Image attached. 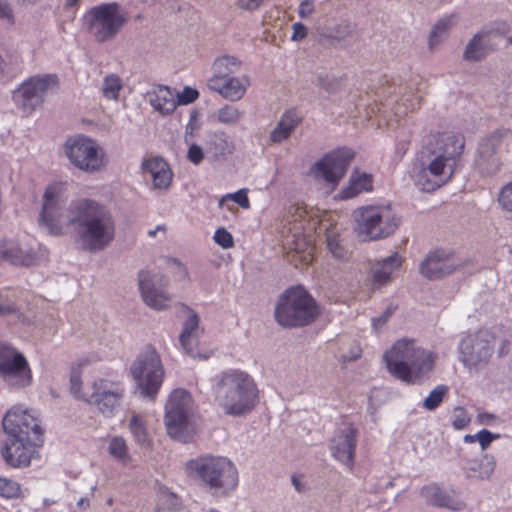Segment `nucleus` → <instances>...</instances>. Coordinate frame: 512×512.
Listing matches in <instances>:
<instances>
[{
    "label": "nucleus",
    "mask_w": 512,
    "mask_h": 512,
    "mask_svg": "<svg viewBox=\"0 0 512 512\" xmlns=\"http://www.w3.org/2000/svg\"><path fill=\"white\" fill-rule=\"evenodd\" d=\"M0 20L5 21L9 25H13L15 22L12 8L5 1H0Z\"/></svg>",
    "instance_id": "5fc2aeb1"
},
{
    "label": "nucleus",
    "mask_w": 512,
    "mask_h": 512,
    "mask_svg": "<svg viewBox=\"0 0 512 512\" xmlns=\"http://www.w3.org/2000/svg\"><path fill=\"white\" fill-rule=\"evenodd\" d=\"M302 116L296 108L285 110L276 126L269 133V140L272 144H281L287 141L295 129L301 124Z\"/></svg>",
    "instance_id": "b1692460"
},
{
    "label": "nucleus",
    "mask_w": 512,
    "mask_h": 512,
    "mask_svg": "<svg viewBox=\"0 0 512 512\" xmlns=\"http://www.w3.org/2000/svg\"><path fill=\"white\" fill-rule=\"evenodd\" d=\"M327 248L336 259L343 261L347 258L346 250L339 244L335 236L327 238Z\"/></svg>",
    "instance_id": "49530a36"
},
{
    "label": "nucleus",
    "mask_w": 512,
    "mask_h": 512,
    "mask_svg": "<svg viewBox=\"0 0 512 512\" xmlns=\"http://www.w3.org/2000/svg\"><path fill=\"white\" fill-rule=\"evenodd\" d=\"M353 155L349 149L334 150L315 165V174L330 184H337L344 176Z\"/></svg>",
    "instance_id": "6ab92c4d"
},
{
    "label": "nucleus",
    "mask_w": 512,
    "mask_h": 512,
    "mask_svg": "<svg viewBox=\"0 0 512 512\" xmlns=\"http://www.w3.org/2000/svg\"><path fill=\"white\" fill-rule=\"evenodd\" d=\"M164 423L168 435L174 440L188 443L193 439L192 399L184 389L174 390L165 406Z\"/></svg>",
    "instance_id": "9d476101"
},
{
    "label": "nucleus",
    "mask_w": 512,
    "mask_h": 512,
    "mask_svg": "<svg viewBox=\"0 0 512 512\" xmlns=\"http://www.w3.org/2000/svg\"><path fill=\"white\" fill-rule=\"evenodd\" d=\"M508 134V131L498 130L487 137L479 146V154L483 157H489L497 151L500 146L502 137Z\"/></svg>",
    "instance_id": "e433bc0d"
},
{
    "label": "nucleus",
    "mask_w": 512,
    "mask_h": 512,
    "mask_svg": "<svg viewBox=\"0 0 512 512\" xmlns=\"http://www.w3.org/2000/svg\"><path fill=\"white\" fill-rule=\"evenodd\" d=\"M243 117L244 112L233 105H224L217 112V120L224 125H237Z\"/></svg>",
    "instance_id": "c9c22d12"
},
{
    "label": "nucleus",
    "mask_w": 512,
    "mask_h": 512,
    "mask_svg": "<svg viewBox=\"0 0 512 512\" xmlns=\"http://www.w3.org/2000/svg\"><path fill=\"white\" fill-rule=\"evenodd\" d=\"M17 349L8 342L0 341V362H3L5 358L12 356Z\"/></svg>",
    "instance_id": "052dcab7"
},
{
    "label": "nucleus",
    "mask_w": 512,
    "mask_h": 512,
    "mask_svg": "<svg viewBox=\"0 0 512 512\" xmlns=\"http://www.w3.org/2000/svg\"><path fill=\"white\" fill-rule=\"evenodd\" d=\"M307 35V28L300 22L293 24V34H292V40L299 41L306 37Z\"/></svg>",
    "instance_id": "bf43d9fd"
},
{
    "label": "nucleus",
    "mask_w": 512,
    "mask_h": 512,
    "mask_svg": "<svg viewBox=\"0 0 512 512\" xmlns=\"http://www.w3.org/2000/svg\"><path fill=\"white\" fill-rule=\"evenodd\" d=\"M372 188V175L355 170L350 175L349 184L339 192V198L342 200L351 199L363 192H370Z\"/></svg>",
    "instance_id": "cd10ccee"
},
{
    "label": "nucleus",
    "mask_w": 512,
    "mask_h": 512,
    "mask_svg": "<svg viewBox=\"0 0 512 512\" xmlns=\"http://www.w3.org/2000/svg\"><path fill=\"white\" fill-rule=\"evenodd\" d=\"M455 269L447 253L435 250L420 265V272L428 279H439Z\"/></svg>",
    "instance_id": "4be33fe9"
},
{
    "label": "nucleus",
    "mask_w": 512,
    "mask_h": 512,
    "mask_svg": "<svg viewBox=\"0 0 512 512\" xmlns=\"http://www.w3.org/2000/svg\"><path fill=\"white\" fill-rule=\"evenodd\" d=\"M275 319L283 327H300L311 323L318 315L314 299L300 287L287 289L278 299Z\"/></svg>",
    "instance_id": "6e6552de"
},
{
    "label": "nucleus",
    "mask_w": 512,
    "mask_h": 512,
    "mask_svg": "<svg viewBox=\"0 0 512 512\" xmlns=\"http://www.w3.org/2000/svg\"><path fill=\"white\" fill-rule=\"evenodd\" d=\"M478 432L475 433V434H467L463 437V441L465 443H474V442H478Z\"/></svg>",
    "instance_id": "e2e57ef3"
},
{
    "label": "nucleus",
    "mask_w": 512,
    "mask_h": 512,
    "mask_svg": "<svg viewBox=\"0 0 512 512\" xmlns=\"http://www.w3.org/2000/svg\"><path fill=\"white\" fill-rule=\"evenodd\" d=\"M471 418L465 408L458 406L454 409L452 416V426L455 430H462L468 426Z\"/></svg>",
    "instance_id": "37998d69"
},
{
    "label": "nucleus",
    "mask_w": 512,
    "mask_h": 512,
    "mask_svg": "<svg viewBox=\"0 0 512 512\" xmlns=\"http://www.w3.org/2000/svg\"><path fill=\"white\" fill-rule=\"evenodd\" d=\"M355 231L364 240H379L392 235L398 218L390 205H366L353 212Z\"/></svg>",
    "instance_id": "1a4fd4ad"
},
{
    "label": "nucleus",
    "mask_w": 512,
    "mask_h": 512,
    "mask_svg": "<svg viewBox=\"0 0 512 512\" xmlns=\"http://www.w3.org/2000/svg\"><path fill=\"white\" fill-rule=\"evenodd\" d=\"M0 255L15 266H31L36 261L32 246L17 240H4L0 243Z\"/></svg>",
    "instance_id": "412c9836"
},
{
    "label": "nucleus",
    "mask_w": 512,
    "mask_h": 512,
    "mask_svg": "<svg viewBox=\"0 0 512 512\" xmlns=\"http://www.w3.org/2000/svg\"><path fill=\"white\" fill-rule=\"evenodd\" d=\"M16 315L21 316L17 305L12 301H4L3 296L0 294V316Z\"/></svg>",
    "instance_id": "3c124183"
},
{
    "label": "nucleus",
    "mask_w": 512,
    "mask_h": 512,
    "mask_svg": "<svg viewBox=\"0 0 512 512\" xmlns=\"http://www.w3.org/2000/svg\"><path fill=\"white\" fill-rule=\"evenodd\" d=\"M109 453L123 462L128 460L126 442L122 437H114L109 443Z\"/></svg>",
    "instance_id": "79ce46f5"
},
{
    "label": "nucleus",
    "mask_w": 512,
    "mask_h": 512,
    "mask_svg": "<svg viewBox=\"0 0 512 512\" xmlns=\"http://www.w3.org/2000/svg\"><path fill=\"white\" fill-rule=\"evenodd\" d=\"M499 437V434H494L487 429H481L478 431V443L480 444L482 450L487 449L488 446Z\"/></svg>",
    "instance_id": "603ef678"
},
{
    "label": "nucleus",
    "mask_w": 512,
    "mask_h": 512,
    "mask_svg": "<svg viewBox=\"0 0 512 512\" xmlns=\"http://www.w3.org/2000/svg\"><path fill=\"white\" fill-rule=\"evenodd\" d=\"M2 426L7 440L1 448L5 462L14 467H27L43 445V430L36 412L14 405L3 417Z\"/></svg>",
    "instance_id": "7ed1b4c3"
},
{
    "label": "nucleus",
    "mask_w": 512,
    "mask_h": 512,
    "mask_svg": "<svg viewBox=\"0 0 512 512\" xmlns=\"http://www.w3.org/2000/svg\"><path fill=\"white\" fill-rule=\"evenodd\" d=\"M232 200L233 202L237 203L241 208L243 209H249L250 208V200L248 198V189L242 188L237 190L233 193H227L223 195L219 202L218 206L219 208H222L224 206L225 201Z\"/></svg>",
    "instance_id": "58836bf2"
},
{
    "label": "nucleus",
    "mask_w": 512,
    "mask_h": 512,
    "mask_svg": "<svg viewBox=\"0 0 512 512\" xmlns=\"http://www.w3.org/2000/svg\"><path fill=\"white\" fill-rule=\"evenodd\" d=\"M266 0H235L236 5L248 12H253L260 8Z\"/></svg>",
    "instance_id": "6e6d98bb"
},
{
    "label": "nucleus",
    "mask_w": 512,
    "mask_h": 512,
    "mask_svg": "<svg viewBox=\"0 0 512 512\" xmlns=\"http://www.w3.org/2000/svg\"><path fill=\"white\" fill-rule=\"evenodd\" d=\"M313 10V2L311 0H303L299 5L298 14L301 18H306L313 12Z\"/></svg>",
    "instance_id": "13d9d810"
},
{
    "label": "nucleus",
    "mask_w": 512,
    "mask_h": 512,
    "mask_svg": "<svg viewBox=\"0 0 512 512\" xmlns=\"http://www.w3.org/2000/svg\"><path fill=\"white\" fill-rule=\"evenodd\" d=\"M422 496L433 506L448 508L452 511H460L464 508L463 501L452 498L435 484L426 485L421 490Z\"/></svg>",
    "instance_id": "bb28decb"
},
{
    "label": "nucleus",
    "mask_w": 512,
    "mask_h": 512,
    "mask_svg": "<svg viewBox=\"0 0 512 512\" xmlns=\"http://www.w3.org/2000/svg\"><path fill=\"white\" fill-rule=\"evenodd\" d=\"M215 401L226 415L237 417L251 412L258 403L253 377L241 369L228 368L213 378Z\"/></svg>",
    "instance_id": "20e7f679"
},
{
    "label": "nucleus",
    "mask_w": 512,
    "mask_h": 512,
    "mask_svg": "<svg viewBox=\"0 0 512 512\" xmlns=\"http://www.w3.org/2000/svg\"><path fill=\"white\" fill-rule=\"evenodd\" d=\"M199 96L196 89L186 86L180 94L176 95L177 105H186L194 102Z\"/></svg>",
    "instance_id": "de8ad7c7"
},
{
    "label": "nucleus",
    "mask_w": 512,
    "mask_h": 512,
    "mask_svg": "<svg viewBox=\"0 0 512 512\" xmlns=\"http://www.w3.org/2000/svg\"><path fill=\"white\" fill-rule=\"evenodd\" d=\"M420 102L421 96L418 94L412 96L405 95L401 98L400 102L397 103L395 114L400 116L408 111H413L420 106Z\"/></svg>",
    "instance_id": "a19ab883"
},
{
    "label": "nucleus",
    "mask_w": 512,
    "mask_h": 512,
    "mask_svg": "<svg viewBox=\"0 0 512 512\" xmlns=\"http://www.w3.org/2000/svg\"><path fill=\"white\" fill-rule=\"evenodd\" d=\"M21 496V486L14 480L0 477V497L5 499H16Z\"/></svg>",
    "instance_id": "ea45409f"
},
{
    "label": "nucleus",
    "mask_w": 512,
    "mask_h": 512,
    "mask_svg": "<svg viewBox=\"0 0 512 512\" xmlns=\"http://www.w3.org/2000/svg\"><path fill=\"white\" fill-rule=\"evenodd\" d=\"M483 38L484 34L478 33L468 42L464 51V58L466 60L479 61L485 57L487 50L483 44Z\"/></svg>",
    "instance_id": "f704fd0d"
},
{
    "label": "nucleus",
    "mask_w": 512,
    "mask_h": 512,
    "mask_svg": "<svg viewBox=\"0 0 512 512\" xmlns=\"http://www.w3.org/2000/svg\"><path fill=\"white\" fill-rule=\"evenodd\" d=\"M187 158L194 165H199L204 159L202 148L197 144H191L187 152Z\"/></svg>",
    "instance_id": "864d4df0"
},
{
    "label": "nucleus",
    "mask_w": 512,
    "mask_h": 512,
    "mask_svg": "<svg viewBox=\"0 0 512 512\" xmlns=\"http://www.w3.org/2000/svg\"><path fill=\"white\" fill-rule=\"evenodd\" d=\"M91 389L86 402L95 406L103 416L109 418L119 411L125 397L123 382L111 377H99L93 381Z\"/></svg>",
    "instance_id": "4468645a"
},
{
    "label": "nucleus",
    "mask_w": 512,
    "mask_h": 512,
    "mask_svg": "<svg viewBox=\"0 0 512 512\" xmlns=\"http://www.w3.org/2000/svg\"><path fill=\"white\" fill-rule=\"evenodd\" d=\"M177 307V317L181 320L180 346L187 355L195 357L198 341L203 333L200 326V316L185 303H179Z\"/></svg>",
    "instance_id": "dca6fc26"
},
{
    "label": "nucleus",
    "mask_w": 512,
    "mask_h": 512,
    "mask_svg": "<svg viewBox=\"0 0 512 512\" xmlns=\"http://www.w3.org/2000/svg\"><path fill=\"white\" fill-rule=\"evenodd\" d=\"M156 233H157V231H156L155 229H153V230H150V231L148 232V235H149L150 237H154V236L156 235Z\"/></svg>",
    "instance_id": "774afa93"
},
{
    "label": "nucleus",
    "mask_w": 512,
    "mask_h": 512,
    "mask_svg": "<svg viewBox=\"0 0 512 512\" xmlns=\"http://www.w3.org/2000/svg\"><path fill=\"white\" fill-rule=\"evenodd\" d=\"M214 241L224 249L233 246V237L225 228H218L213 236Z\"/></svg>",
    "instance_id": "a18cd8bd"
},
{
    "label": "nucleus",
    "mask_w": 512,
    "mask_h": 512,
    "mask_svg": "<svg viewBox=\"0 0 512 512\" xmlns=\"http://www.w3.org/2000/svg\"><path fill=\"white\" fill-rule=\"evenodd\" d=\"M498 202L503 210L512 212V181L500 189Z\"/></svg>",
    "instance_id": "c03bdc74"
},
{
    "label": "nucleus",
    "mask_w": 512,
    "mask_h": 512,
    "mask_svg": "<svg viewBox=\"0 0 512 512\" xmlns=\"http://www.w3.org/2000/svg\"><path fill=\"white\" fill-rule=\"evenodd\" d=\"M139 290L146 305L155 310H165L169 307L171 296L162 288L167 280L159 273L142 270L138 276Z\"/></svg>",
    "instance_id": "2eb2a0df"
},
{
    "label": "nucleus",
    "mask_w": 512,
    "mask_h": 512,
    "mask_svg": "<svg viewBox=\"0 0 512 512\" xmlns=\"http://www.w3.org/2000/svg\"><path fill=\"white\" fill-rule=\"evenodd\" d=\"M495 465L493 457L484 455L482 459L467 461L463 466V471L467 478L486 480L493 474Z\"/></svg>",
    "instance_id": "c756f323"
},
{
    "label": "nucleus",
    "mask_w": 512,
    "mask_h": 512,
    "mask_svg": "<svg viewBox=\"0 0 512 512\" xmlns=\"http://www.w3.org/2000/svg\"><path fill=\"white\" fill-rule=\"evenodd\" d=\"M447 392L448 387L446 385H437L424 399L423 407L428 411H434L440 406Z\"/></svg>",
    "instance_id": "4c0bfd02"
},
{
    "label": "nucleus",
    "mask_w": 512,
    "mask_h": 512,
    "mask_svg": "<svg viewBox=\"0 0 512 512\" xmlns=\"http://www.w3.org/2000/svg\"><path fill=\"white\" fill-rule=\"evenodd\" d=\"M391 375L408 385H420L434 369L436 355L408 339L398 340L384 356Z\"/></svg>",
    "instance_id": "39448f33"
},
{
    "label": "nucleus",
    "mask_w": 512,
    "mask_h": 512,
    "mask_svg": "<svg viewBox=\"0 0 512 512\" xmlns=\"http://www.w3.org/2000/svg\"><path fill=\"white\" fill-rule=\"evenodd\" d=\"M80 0H66L65 6L67 8H75L78 6Z\"/></svg>",
    "instance_id": "69168bd1"
},
{
    "label": "nucleus",
    "mask_w": 512,
    "mask_h": 512,
    "mask_svg": "<svg viewBox=\"0 0 512 512\" xmlns=\"http://www.w3.org/2000/svg\"><path fill=\"white\" fill-rule=\"evenodd\" d=\"M459 360L468 370L485 367L494 353V337L487 330L469 333L458 345Z\"/></svg>",
    "instance_id": "ddd939ff"
},
{
    "label": "nucleus",
    "mask_w": 512,
    "mask_h": 512,
    "mask_svg": "<svg viewBox=\"0 0 512 512\" xmlns=\"http://www.w3.org/2000/svg\"><path fill=\"white\" fill-rule=\"evenodd\" d=\"M186 474L214 492L228 494L238 485V471L234 463L226 457L202 455L185 464Z\"/></svg>",
    "instance_id": "423d86ee"
},
{
    "label": "nucleus",
    "mask_w": 512,
    "mask_h": 512,
    "mask_svg": "<svg viewBox=\"0 0 512 512\" xmlns=\"http://www.w3.org/2000/svg\"><path fill=\"white\" fill-rule=\"evenodd\" d=\"M0 378L13 388H24L31 384L32 371L22 352L17 350L0 362Z\"/></svg>",
    "instance_id": "a211bd4d"
},
{
    "label": "nucleus",
    "mask_w": 512,
    "mask_h": 512,
    "mask_svg": "<svg viewBox=\"0 0 512 512\" xmlns=\"http://www.w3.org/2000/svg\"><path fill=\"white\" fill-rule=\"evenodd\" d=\"M122 89L123 81L118 74L108 73L104 76L101 84V93L106 100L118 101Z\"/></svg>",
    "instance_id": "2f4dec72"
},
{
    "label": "nucleus",
    "mask_w": 512,
    "mask_h": 512,
    "mask_svg": "<svg viewBox=\"0 0 512 512\" xmlns=\"http://www.w3.org/2000/svg\"><path fill=\"white\" fill-rule=\"evenodd\" d=\"M401 266V258L395 252L382 261L376 262L372 267V280L375 285L382 286L386 284L393 272Z\"/></svg>",
    "instance_id": "c85d7f7f"
},
{
    "label": "nucleus",
    "mask_w": 512,
    "mask_h": 512,
    "mask_svg": "<svg viewBox=\"0 0 512 512\" xmlns=\"http://www.w3.org/2000/svg\"><path fill=\"white\" fill-rule=\"evenodd\" d=\"M477 418L479 423L483 425H490L496 419L495 415L487 412L479 413Z\"/></svg>",
    "instance_id": "680f3d73"
},
{
    "label": "nucleus",
    "mask_w": 512,
    "mask_h": 512,
    "mask_svg": "<svg viewBox=\"0 0 512 512\" xmlns=\"http://www.w3.org/2000/svg\"><path fill=\"white\" fill-rule=\"evenodd\" d=\"M65 154L79 170L94 173L105 166V152L92 138L76 135L66 140Z\"/></svg>",
    "instance_id": "f8f14e48"
},
{
    "label": "nucleus",
    "mask_w": 512,
    "mask_h": 512,
    "mask_svg": "<svg viewBox=\"0 0 512 512\" xmlns=\"http://www.w3.org/2000/svg\"><path fill=\"white\" fill-rule=\"evenodd\" d=\"M18 3H21V4H30V3H33L35 0H16Z\"/></svg>",
    "instance_id": "338daca9"
},
{
    "label": "nucleus",
    "mask_w": 512,
    "mask_h": 512,
    "mask_svg": "<svg viewBox=\"0 0 512 512\" xmlns=\"http://www.w3.org/2000/svg\"><path fill=\"white\" fill-rule=\"evenodd\" d=\"M130 370L141 398L154 401L164 378V369L156 350L147 347L138 355Z\"/></svg>",
    "instance_id": "9b49d317"
},
{
    "label": "nucleus",
    "mask_w": 512,
    "mask_h": 512,
    "mask_svg": "<svg viewBox=\"0 0 512 512\" xmlns=\"http://www.w3.org/2000/svg\"><path fill=\"white\" fill-rule=\"evenodd\" d=\"M168 268L174 273L179 280H184L188 277L186 267L177 259L170 258L167 261Z\"/></svg>",
    "instance_id": "8fccbe9b"
},
{
    "label": "nucleus",
    "mask_w": 512,
    "mask_h": 512,
    "mask_svg": "<svg viewBox=\"0 0 512 512\" xmlns=\"http://www.w3.org/2000/svg\"><path fill=\"white\" fill-rule=\"evenodd\" d=\"M395 308L392 306H388L386 310L378 317L372 318V325L375 329L383 326L389 317L393 314Z\"/></svg>",
    "instance_id": "4d7b16f0"
},
{
    "label": "nucleus",
    "mask_w": 512,
    "mask_h": 512,
    "mask_svg": "<svg viewBox=\"0 0 512 512\" xmlns=\"http://www.w3.org/2000/svg\"><path fill=\"white\" fill-rule=\"evenodd\" d=\"M248 85V81L244 82L237 77H229L223 80L209 78L207 80V86L211 91L218 93L231 102L241 100L246 94Z\"/></svg>",
    "instance_id": "5701e85b"
},
{
    "label": "nucleus",
    "mask_w": 512,
    "mask_h": 512,
    "mask_svg": "<svg viewBox=\"0 0 512 512\" xmlns=\"http://www.w3.org/2000/svg\"><path fill=\"white\" fill-rule=\"evenodd\" d=\"M81 21L94 42L105 44L118 37L129 22V14L118 2H105L87 9Z\"/></svg>",
    "instance_id": "0eeeda50"
},
{
    "label": "nucleus",
    "mask_w": 512,
    "mask_h": 512,
    "mask_svg": "<svg viewBox=\"0 0 512 512\" xmlns=\"http://www.w3.org/2000/svg\"><path fill=\"white\" fill-rule=\"evenodd\" d=\"M457 23L456 15H448L438 20L430 33L429 46L434 49L448 34V31Z\"/></svg>",
    "instance_id": "7c9ffc66"
},
{
    "label": "nucleus",
    "mask_w": 512,
    "mask_h": 512,
    "mask_svg": "<svg viewBox=\"0 0 512 512\" xmlns=\"http://www.w3.org/2000/svg\"><path fill=\"white\" fill-rule=\"evenodd\" d=\"M239 64L240 62L233 56H221L214 61L212 65L213 75L210 78H219V80L229 78Z\"/></svg>",
    "instance_id": "473e14b6"
},
{
    "label": "nucleus",
    "mask_w": 512,
    "mask_h": 512,
    "mask_svg": "<svg viewBox=\"0 0 512 512\" xmlns=\"http://www.w3.org/2000/svg\"><path fill=\"white\" fill-rule=\"evenodd\" d=\"M148 101L154 110L162 115L171 114L177 107L175 91L165 85H157L147 93Z\"/></svg>",
    "instance_id": "a878e982"
},
{
    "label": "nucleus",
    "mask_w": 512,
    "mask_h": 512,
    "mask_svg": "<svg viewBox=\"0 0 512 512\" xmlns=\"http://www.w3.org/2000/svg\"><path fill=\"white\" fill-rule=\"evenodd\" d=\"M356 435V428L351 425L345 426L338 430L330 445L333 457L345 465L349 471L354 467Z\"/></svg>",
    "instance_id": "aec40b11"
},
{
    "label": "nucleus",
    "mask_w": 512,
    "mask_h": 512,
    "mask_svg": "<svg viewBox=\"0 0 512 512\" xmlns=\"http://www.w3.org/2000/svg\"><path fill=\"white\" fill-rule=\"evenodd\" d=\"M129 430L137 444L143 447L149 445L150 440L145 420L142 415L135 413L131 416L129 421Z\"/></svg>",
    "instance_id": "72a5a7b5"
},
{
    "label": "nucleus",
    "mask_w": 512,
    "mask_h": 512,
    "mask_svg": "<svg viewBox=\"0 0 512 512\" xmlns=\"http://www.w3.org/2000/svg\"><path fill=\"white\" fill-rule=\"evenodd\" d=\"M465 146L462 134L444 132L429 136L426 158L414 165L411 178L423 192H433L453 177Z\"/></svg>",
    "instance_id": "f03ea898"
},
{
    "label": "nucleus",
    "mask_w": 512,
    "mask_h": 512,
    "mask_svg": "<svg viewBox=\"0 0 512 512\" xmlns=\"http://www.w3.org/2000/svg\"><path fill=\"white\" fill-rule=\"evenodd\" d=\"M90 505V501L88 498L82 497L78 500L77 506L83 509L88 508Z\"/></svg>",
    "instance_id": "0e129e2a"
},
{
    "label": "nucleus",
    "mask_w": 512,
    "mask_h": 512,
    "mask_svg": "<svg viewBox=\"0 0 512 512\" xmlns=\"http://www.w3.org/2000/svg\"><path fill=\"white\" fill-rule=\"evenodd\" d=\"M143 172L149 174L155 189H167L172 182V171L168 163L161 157L144 160L142 163Z\"/></svg>",
    "instance_id": "393cba45"
},
{
    "label": "nucleus",
    "mask_w": 512,
    "mask_h": 512,
    "mask_svg": "<svg viewBox=\"0 0 512 512\" xmlns=\"http://www.w3.org/2000/svg\"><path fill=\"white\" fill-rule=\"evenodd\" d=\"M68 199V183L53 182L43 194L39 225L51 235H62L70 227L89 252L105 249L115 238L116 224L112 214L103 205L91 199L71 201L66 216L63 207Z\"/></svg>",
    "instance_id": "f257e3e1"
},
{
    "label": "nucleus",
    "mask_w": 512,
    "mask_h": 512,
    "mask_svg": "<svg viewBox=\"0 0 512 512\" xmlns=\"http://www.w3.org/2000/svg\"><path fill=\"white\" fill-rule=\"evenodd\" d=\"M71 393L77 398L86 401L89 394L81 392V377L78 373L73 372L70 377Z\"/></svg>",
    "instance_id": "09e8293b"
},
{
    "label": "nucleus",
    "mask_w": 512,
    "mask_h": 512,
    "mask_svg": "<svg viewBox=\"0 0 512 512\" xmlns=\"http://www.w3.org/2000/svg\"><path fill=\"white\" fill-rule=\"evenodd\" d=\"M56 80L55 75L31 77L20 85L14 98L25 110H34L42 103L48 89L56 84Z\"/></svg>",
    "instance_id": "f3484780"
}]
</instances>
